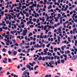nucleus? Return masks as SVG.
I'll return each mask as SVG.
<instances>
[{
  "label": "nucleus",
  "instance_id": "f257e3e1",
  "mask_svg": "<svg viewBox=\"0 0 77 77\" xmlns=\"http://www.w3.org/2000/svg\"><path fill=\"white\" fill-rule=\"evenodd\" d=\"M23 32L22 33L23 36H26V33L27 32V30L26 29L23 31Z\"/></svg>",
  "mask_w": 77,
  "mask_h": 77
},
{
  "label": "nucleus",
  "instance_id": "f03ea898",
  "mask_svg": "<svg viewBox=\"0 0 77 77\" xmlns=\"http://www.w3.org/2000/svg\"><path fill=\"white\" fill-rule=\"evenodd\" d=\"M49 64L50 66V65ZM49 64L47 65L48 66H50V67L51 68H53V67H54V66H52V64H51L50 62L49 63Z\"/></svg>",
  "mask_w": 77,
  "mask_h": 77
},
{
  "label": "nucleus",
  "instance_id": "7ed1b4c3",
  "mask_svg": "<svg viewBox=\"0 0 77 77\" xmlns=\"http://www.w3.org/2000/svg\"><path fill=\"white\" fill-rule=\"evenodd\" d=\"M12 52H13L14 55H16L17 54V52L14 51V50L13 49L12 50Z\"/></svg>",
  "mask_w": 77,
  "mask_h": 77
},
{
  "label": "nucleus",
  "instance_id": "20e7f679",
  "mask_svg": "<svg viewBox=\"0 0 77 77\" xmlns=\"http://www.w3.org/2000/svg\"><path fill=\"white\" fill-rule=\"evenodd\" d=\"M27 70H26L24 72V75H26V74H27V75H29V72H28L27 73Z\"/></svg>",
  "mask_w": 77,
  "mask_h": 77
},
{
  "label": "nucleus",
  "instance_id": "39448f33",
  "mask_svg": "<svg viewBox=\"0 0 77 77\" xmlns=\"http://www.w3.org/2000/svg\"><path fill=\"white\" fill-rule=\"evenodd\" d=\"M75 57L74 58V57ZM77 58V55H76L75 56V55H74V56L72 57V60H75V59H76Z\"/></svg>",
  "mask_w": 77,
  "mask_h": 77
},
{
  "label": "nucleus",
  "instance_id": "423d86ee",
  "mask_svg": "<svg viewBox=\"0 0 77 77\" xmlns=\"http://www.w3.org/2000/svg\"><path fill=\"white\" fill-rule=\"evenodd\" d=\"M50 63H52V64H53V65L55 64V63L54 62V61L53 60H51L50 61Z\"/></svg>",
  "mask_w": 77,
  "mask_h": 77
},
{
  "label": "nucleus",
  "instance_id": "0eeeda50",
  "mask_svg": "<svg viewBox=\"0 0 77 77\" xmlns=\"http://www.w3.org/2000/svg\"><path fill=\"white\" fill-rule=\"evenodd\" d=\"M49 25H45V26H44V30H46V29H47V27H48Z\"/></svg>",
  "mask_w": 77,
  "mask_h": 77
},
{
  "label": "nucleus",
  "instance_id": "6e6552de",
  "mask_svg": "<svg viewBox=\"0 0 77 77\" xmlns=\"http://www.w3.org/2000/svg\"><path fill=\"white\" fill-rule=\"evenodd\" d=\"M38 60L40 61L41 60H42V57L40 56L39 58H38Z\"/></svg>",
  "mask_w": 77,
  "mask_h": 77
},
{
  "label": "nucleus",
  "instance_id": "1a4fd4ad",
  "mask_svg": "<svg viewBox=\"0 0 77 77\" xmlns=\"http://www.w3.org/2000/svg\"><path fill=\"white\" fill-rule=\"evenodd\" d=\"M50 23L51 24H54V22H53V21H52V20H50Z\"/></svg>",
  "mask_w": 77,
  "mask_h": 77
},
{
  "label": "nucleus",
  "instance_id": "9d476101",
  "mask_svg": "<svg viewBox=\"0 0 77 77\" xmlns=\"http://www.w3.org/2000/svg\"><path fill=\"white\" fill-rule=\"evenodd\" d=\"M61 63H64V62H65V61L64 60H61Z\"/></svg>",
  "mask_w": 77,
  "mask_h": 77
},
{
  "label": "nucleus",
  "instance_id": "9b49d317",
  "mask_svg": "<svg viewBox=\"0 0 77 77\" xmlns=\"http://www.w3.org/2000/svg\"><path fill=\"white\" fill-rule=\"evenodd\" d=\"M57 62L58 64L60 63V59L58 60L57 61Z\"/></svg>",
  "mask_w": 77,
  "mask_h": 77
},
{
  "label": "nucleus",
  "instance_id": "f8f14e48",
  "mask_svg": "<svg viewBox=\"0 0 77 77\" xmlns=\"http://www.w3.org/2000/svg\"><path fill=\"white\" fill-rule=\"evenodd\" d=\"M57 37L58 38V41L59 42L60 41V37L59 36H58Z\"/></svg>",
  "mask_w": 77,
  "mask_h": 77
},
{
  "label": "nucleus",
  "instance_id": "ddd939ff",
  "mask_svg": "<svg viewBox=\"0 0 77 77\" xmlns=\"http://www.w3.org/2000/svg\"><path fill=\"white\" fill-rule=\"evenodd\" d=\"M31 35L32 36V32H30V33L28 35L29 36H31Z\"/></svg>",
  "mask_w": 77,
  "mask_h": 77
},
{
  "label": "nucleus",
  "instance_id": "4468645a",
  "mask_svg": "<svg viewBox=\"0 0 77 77\" xmlns=\"http://www.w3.org/2000/svg\"><path fill=\"white\" fill-rule=\"evenodd\" d=\"M27 68H29V69L31 68V66H30L27 65Z\"/></svg>",
  "mask_w": 77,
  "mask_h": 77
},
{
  "label": "nucleus",
  "instance_id": "2eb2a0df",
  "mask_svg": "<svg viewBox=\"0 0 77 77\" xmlns=\"http://www.w3.org/2000/svg\"><path fill=\"white\" fill-rule=\"evenodd\" d=\"M57 48H54V51H55V52L57 51Z\"/></svg>",
  "mask_w": 77,
  "mask_h": 77
},
{
  "label": "nucleus",
  "instance_id": "dca6fc26",
  "mask_svg": "<svg viewBox=\"0 0 77 77\" xmlns=\"http://www.w3.org/2000/svg\"><path fill=\"white\" fill-rule=\"evenodd\" d=\"M61 49L63 51H64V47H63V46H62L61 47Z\"/></svg>",
  "mask_w": 77,
  "mask_h": 77
},
{
  "label": "nucleus",
  "instance_id": "f3484780",
  "mask_svg": "<svg viewBox=\"0 0 77 77\" xmlns=\"http://www.w3.org/2000/svg\"><path fill=\"white\" fill-rule=\"evenodd\" d=\"M68 41L69 42H71V40H70V38L69 37H68Z\"/></svg>",
  "mask_w": 77,
  "mask_h": 77
},
{
  "label": "nucleus",
  "instance_id": "a211bd4d",
  "mask_svg": "<svg viewBox=\"0 0 77 77\" xmlns=\"http://www.w3.org/2000/svg\"><path fill=\"white\" fill-rule=\"evenodd\" d=\"M39 43H40V45H42L43 44V43L41 42V41H39Z\"/></svg>",
  "mask_w": 77,
  "mask_h": 77
},
{
  "label": "nucleus",
  "instance_id": "6ab92c4d",
  "mask_svg": "<svg viewBox=\"0 0 77 77\" xmlns=\"http://www.w3.org/2000/svg\"><path fill=\"white\" fill-rule=\"evenodd\" d=\"M49 28H48V30L49 29H51L52 28V27L51 26H48Z\"/></svg>",
  "mask_w": 77,
  "mask_h": 77
},
{
  "label": "nucleus",
  "instance_id": "aec40b11",
  "mask_svg": "<svg viewBox=\"0 0 77 77\" xmlns=\"http://www.w3.org/2000/svg\"><path fill=\"white\" fill-rule=\"evenodd\" d=\"M23 14H27V13H26V12H25V11H24V10H23Z\"/></svg>",
  "mask_w": 77,
  "mask_h": 77
},
{
  "label": "nucleus",
  "instance_id": "412c9836",
  "mask_svg": "<svg viewBox=\"0 0 77 77\" xmlns=\"http://www.w3.org/2000/svg\"><path fill=\"white\" fill-rule=\"evenodd\" d=\"M26 17H29V13H28L26 15Z\"/></svg>",
  "mask_w": 77,
  "mask_h": 77
},
{
  "label": "nucleus",
  "instance_id": "4be33fe9",
  "mask_svg": "<svg viewBox=\"0 0 77 77\" xmlns=\"http://www.w3.org/2000/svg\"><path fill=\"white\" fill-rule=\"evenodd\" d=\"M3 51H4V52H6V49L5 48H4L3 49Z\"/></svg>",
  "mask_w": 77,
  "mask_h": 77
},
{
  "label": "nucleus",
  "instance_id": "5701e85b",
  "mask_svg": "<svg viewBox=\"0 0 77 77\" xmlns=\"http://www.w3.org/2000/svg\"><path fill=\"white\" fill-rule=\"evenodd\" d=\"M8 53H9V54H11L12 53L11 52V51H8Z\"/></svg>",
  "mask_w": 77,
  "mask_h": 77
},
{
  "label": "nucleus",
  "instance_id": "b1692460",
  "mask_svg": "<svg viewBox=\"0 0 77 77\" xmlns=\"http://www.w3.org/2000/svg\"><path fill=\"white\" fill-rule=\"evenodd\" d=\"M16 59H18V58H14L12 59V60H15Z\"/></svg>",
  "mask_w": 77,
  "mask_h": 77
},
{
  "label": "nucleus",
  "instance_id": "393cba45",
  "mask_svg": "<svg viewBox=\"0 0 77 77\" xmlns=\"http://www.w3.org/2000/svg\"><path fill=\"white\" fill-rule=\"evenodd\" d=\"M63 56H64V57H66H66H67L66 56V55H65V54H63Z\"/></svg>",
  "mask_w": 77,
  "mask_h": 77
},
{
  "label": "nucleus",
  "instance_id": "a878e982",
  "mask_svg": "<svg viewBox=\"0 0 77 77\" xmlns=\"http://www.w3.org/2000/svg\"><path fill=\"white\" fill-rule=\"evenodd\" d=\"M32 6H34V7H36V5H35V4H34V3H33L32 4Z\"/></svg>",
  "mask_w": 77,
  "mask_h": 77
},
{
  "label": "nucleus",
  "instance_id": "bb28decb",
  "mask_svg": "<svg viewBox=\"0 0 77 77\" xmlns=\"http://www.w3.org/2000/svg\"><path fill=\"white\" fill-rule=\"evenodd\" d=\"M50 44L49 43L48 44V45H47V47H49V46H50Z\"/></svg>",
  "mask_w": 77,
  "mask_h": 77
},
{
  "label": "nucleus",
  "instance_id": "cd10ccee",
  "mask_svg": "<svg viewBox=\"0 0 77 77\" xmlns=\"http://www.w3.org/2000/svg\"><path fill=\"white\" fill-rule=\"evenodd\" d=\"M56 18V17H55L54 18V19L55 20V21H56V22H57L58 21V20Z\"/></svg>",
  "mask_w": 77,
  "mask_h": 77
},
{
  "label": "nucleus",
  "instance_id": "c85d7f7f",
  "mask_svg": "<svg viewBox=\"0 0 77 77\" xmlns=\"http://www.w3.org/2000/svg\"><path fill=\"white\" fill-rule=\"evenodd\" d=\"M48 20H49V17L48 16H47V18L46 19V21H48Z\"/></svg>",
  "mask_w": 77,
  "mask_h": 77
},
{
  "label": "nucleus",
  "instance_id": "c756f323",
  "mask_svg": "<svg viewBox=\"0 0 77 77\" xmlns=\"http://www.w3.org/2000/svg\"><path fill=\"white\" fill-rule=\"evenodd\" d=\"M57 53L58 55L59 56H60V54L59 52H57Z\"/></svg>",
  "mask_w": 77,
  "mask_h": 77
},
{
  "label": "nucleus",
  "instance_id": "7c9ffc66",
  "mask_svg": "<svg viewBox=\"0 0 77 77\" xmlns=\"http://www.w3.org/2000/svg\"><path fill=\"white\" fill-rule=\"evenodd\" d=\"M39 22V19H38L36 21V23H38V22Z\"/></svg>",
  "mask_w": 77,
  "mask_h": 77
},
{
  "label": "nucleus",
  "instance_id": "2f4dec72",
  "mask_svg": "<svg viewBox=\"0 0 77 77\" xmlns=\"http://www.w3.org/2000/svg\"><path fill=\"white\" fill-rule=\"evenodd\" d=\"M3 31V29L2 28H0V31L2 32Z\"/></svg>",
  "mask_w": 77,
  "mask_h": 77
},
{
  "label": "nucleus",
  "instance_id": "473e14b6",
  "mask_svg": "<svg viewBox=\"0 0 77 77\" xmlns=\"http://www.w3.org/2000/svg\"><path fill=\"white\" fill-rule=\"evenodd\" d=\"M46 60H48V56H46L45 57Z\"/></svg>",
  "mask_w": 77,
  "mask_h": 77
},
{
  "label": "nucleus",
  "instance_id": "72a5a7b5",
  "mask_svg": "<svg viewBox=\"0 0 77 77\" xmlns=\"http://www.w3.org/2000/svg\"><path fill=\"white\" fill-rule=\"evenodd\" d=\"M57 57V56L55 55L54 57V59L55 60V59H56V58Z\"/></svg>",
  "mask_w": 77,
  "mask_h": 77
},
{
  "label": "nucleus",
  "instance_id": "f704fd0d",
  "mask_svg": "<svg viewBox=\"0 0 77 77\" xmlns=\"http://www.w3.org/2000/svg\"><path fill=\"white\" fill-rule=\"evenodd\" d=\"M33 2H30V3H29V5H30V4H31V5H33Z\"/></svg>",
  "mask_w": 77,
  "mask_h": 77
},
{
  "label": "nucleus",
  "instance_id": "c9c22d12",
  "mask_svg": "<svg viewBox=\"0 0 77 77\" xmlns=\"http://www.w3.org/2000/svg\"><path fill=\"white\" fill-rule=\"evenodd\" d=\"M60 16H61V15H60V14H58V16L59 17H60Z\"/></svg>",
  "mask_w": 77,
  "mask_h": 77
},
{
  "label": "nucleus",
  "instance_id": "e433bc0d",
  "mask_svg": "<svg viewBox=\"0 0 77 77\" xmlns=\"http://www.w3.org/2000/svg\"><path fill=\"white\" fill-rule=\"evenodd\" d=\"M9 21L7 20L6 22V24H9Z\"/></svg>",
  "mask_w": 77,
  "mask_h": 77
},
{
  "label": "nucleus",
  "instance_id": "4c0bfd02",
  "mask_svg": "<svg viewBox=\"0 0 77 77\" xmlns=\"http://www.w3.org/2000/svg\"><path fill=\"white\" fill-rule=\"evenodd\" d=\"M67 53H68V54H69V53H70V51H69V50H68L67 51Z\"/></svg>",
  "mask_w": 77,
  "mask_h": 77
},
{
  "label": "nucleus",
  "instance_id": "58836bf2",
  "mask_svg": "<svg viewBox=\"0 0 77 77\" xmlns=\"http://www.w3.org/2000/svg\"><path fill=\"white\" fill-rule=\"evenodd\" d=\"M77 30V28H75L73 30V31H75V30Z\"/></svg>",
  "mask_w": 77,
  "mask_h": 77
},
{
  "label": "nucleus",
  "instance_id": "ea45409f",
  "mask_svg": "<svg viewBox=\"0 0 77 77\" xmlns=\"http://www.w3.org/2000/svg\"><path fill=\"white\" fill-rule=\"evenodd\" d=\"M8 62H11V59L9 58L8 59Z\"/></svg>",
  "mask_w": 77,
  "mask_h": 77
},
{
  "label": "nucleus",
  "instance_id": "a19ab883",
  "mask_svg": "<svg viewBox=\"0 0 77 77\" xmlns=\"http://www.w3.org/2000/svg\"><path fill=\"white\" fill-rule=\"evenodd\" d=\"M29 46H26L25 47V48H26L27 49V48H29Z\"/></svg>",
  "mask_w": 77,
  "mask_h": 77
},
{
  "label": "nucleus",
  "instance_id": "79ce46f5",
  "mask_svg": "<svg viewBox=\"0 0 77 77\" xmlns=\"http://www.w3.org/2000/svg\"><path fill=\"white\" fill-rule=\"evenodd\" d=\"M22 28H24V25H23L21 26Z\"/></svg>",
  "mask_w": 77,
  "mask_h": 77
},
{
  "label": "nucleus",
  "instance_id": "37998d69",
  "mask_svg": "<svg viewBox=\"0 0 77 77\" xmlns=\"http://www.w3.org/2000/svg\"><path fill=\"white\" fill-rule=\"evenodd\" d=\"M32 64L33 65H35V64H36V63L34 61L32 62Z\"/></svg>",
  "mask_w": 77,
  "mask_h": 77
},
{
  "label": "nucleus",
  "instance_id": "c03bdc74",
  "mask_svg": "<svg viewBox=\"0 0 77 77\" xmlns=\"http://www.w3.org/2000/svg\"><path fill=\"white\" fill-rule=\"evenodd\" d=\"M26 70V68H25L22 69V71H24V70Z\"/></svg>",
  "mask_w": 77,
  "mask_h": 77
},
{
  "label": "nucleus",
  "instance_id": "a18cd8bd",
  "mask_svg": "<svg viewBox=\"0 0 77 77\" xmlns=\"http://www.w3.org/2000/svg\"><path fill=\"white\" fill-rule=\"evenodd\" d=\"M18 52H21V50L20 49H19L18 50Z\"/></svg>",
  "mask_w": 77,
  "mask_h": 77
},
{
  "label": "nucleus",
  "instance_id": "49530a36",
  "mask_svg": "<svg viewBox=\"0 0 77 77\" xmlns=\"http://www.w3.org/2000/svg\"><path fill=\"white\" fill-rule=\"evenodd\" d=\"M20 45L21 47H22V46L23 45V43H21L20 44Z\"/></svg>",
  "mask_w": 77,
  "mask_h": 77
},
{
  "label": "nucleus",
  "instance_id": "de8ad7c7",
  "mask_svg": "<svg viewBox=\"0 0 77 77\" xmlns=\"http://www.w3.org/2000/svg\"><path fill=\"white\" fill-rule=\"evenodd\" d=\"M2 36H5V33H4L2 35Z\"/></svg>",
  "mask_w": 77,
  "mask_h": 77
},
{
  "label": "nucleus",
  "instance_id": "09e8293b",
  "mask_svg": "<svg viewBox=\"0 0 77 77\" xmlns=\"http://www.w3.org/2000/svg\"><path fill=\"white\" fill-rule=\"evenodd\" d=\"M1 44H3V45H5V43H3V42H1Z\"/></svg>",
  "mask_w": 77,
  "mask_h": 77
},
{
  "label": "nucleus",
  "instance_id": "8fccbe9b",
  "mask_svg": "<svg viewBox=\"0 0 77 77\" xmlns=\"http://www.w3.org/2000/svg\"><path fill=\"white\" fill-rule=\"evenodd\" d=\"M14 77H18V75H14Z\"/></svg>",
  "mask_w": 77,
  "mask_h": 77
},
{
  "label": "nucleus",
  "instance_id": "3c124183",
  "mask_svg": "<svg viewBox=\"0 0 77 77\" xmlns=\"http://www.w3.org/2000/svg\"><path fill=\"white\" fill-rule=\"evenodd\" d=\"M17 33H18V35H20V32L19 31H18Z\"/></svg>",
  "mask_w": 77,
  "mask_h": 77
},
{
  "label": "nucleus",
  "instance_id": "603ef678",
  "mask_svg": "<svg viewBox=\"0 0 77 77\" xmlns=\"http://www.w3.org/2000/svg\"><path fill=\"white\" fill-rule=\"evenodd\" d=\"M8 35H5V38H8Z\"/></svg>",
  "mask_w": 77,
  "mask_h": 77
},
{
  "label": "nucleus",
  "instance_id": "864d4df0",
  "mask_svg": "<svg viewBox=\"0 0 77 77\" xmlns=\"http://www.w3.org/2000/svg\"><path fill=\"white\" fill-rule=\"evenodd\" d=\"M33 21H35V22H36V20L35 18H34V19H33Z\"/></svg>",
  "mask_w": 77,
  "mask_h": 77
},
{
  "label": "nucleus",
  "instance_id": "5fc2aeb1",
  "mask_svg": "<svg viewBox=\"0 0 77 77\" xmlns=\"http://www.w3.org/2000/svg\"><path fill=\"white\" fill-rule=\"evenodd\" d=\"M15 45H16V46H18V43H15Z\"/></svg>",
  "mask_w": 77,
  "mask_h": 77
},
{
  "label": "nucleus",
  "instance_id": "6e6d98bb",
  "mask_svg": "<svg viewBox=\"0 0 77 77\" xmlns=\"http://www.w3.org/2000/svg\"><path fill=\"white\" fill-rule=\"evenodd\" d=\"M1 14L2 15H3L4 14V11H2L1 12Z\"/></svg>",
  "mask_w": 77,
  "mask_h": 77
},
{
  "label": "nucleus",
  "instance_id": "4d7b16f0",
  "mask_svg": "<svg viewBox=\"0 0 77 77\" xmlns=\"http://www.w3.org/2000/svg\"><path fill=\"white\" fill-rule=\"evenodd\" d=\"M45 59L44 57H42V60L44 61V60H45Z\"/></svg>",
  "mask_w": 77,
  "mask_h": 77
},
{
  "label": "nucleus",
  "instance_id": "13d9d810",
  "mask_svg": "<svg viewBox=\"0 0 77 77\" xmlns=\"http://www.w3.org/2000/svg\"><path fill=\"white\" fill-rule=\"evenodd\" d=\"M5 12H8V10L7 9H5Z\"/></svg>",
  "mask_w": 77,
  "mask_h": 77
},
{
  "label": "nucleus",
  "instance_id": "bf43d9fd",
  "mask_svg": "<svg viewBox=\"0 0 77 77\" xmlns=\"http://www.w3.org/2000/svg\"><path fill=\"white\" fill-rule=\"evenodd\" d=\"M46 54H47V51L45 52L44 53V55H46Z\"/></svg>",
  "mask_w": 77,
  "mask_h": 77
},
{
  "label": "nucleus",
  "instance_id": "052dcab7",
  "mask_svg": "<svg viewBox=\"0 0 77 77\" xmlns=\"http://www.w3.org/2000/svg\"><path fill=\"white\" fill-rule=\"evenodd\" d=\"M57 30H59V31H61V29H60V28H59V29Z\"/></svg>",
  "mask_w": 77,
  "mask_h": 77
},
{
  "label": "nucleus",
  "instance_id": "680f3d73",
  "mask_svg": "<svg viewBox=\"0 0 77 77\" xmlns=\"http://www.w3.org/2000/svg\"><path fill=\"white\" fill-rule=\"evenodd\" d=\"M48 34L49 35H51V32H49L48 33Z\"/></svg>",
  "mask_w": 77,
  "mask_h": 77
},
{
  "label": "nucleus",
  "instance_id": "e2e57ef3",
  "mask_svg": "<svg viewBox=\"0 0 77 77\" xmlns=\"http://www.w3.org/2000/svg\"><path fill=\"white\" fill-rule=\"evenodd\" d=\"M4 60L5 61H7V58H5V59H4Z\"/></svg>",
  "mask_w": 77,
  "mask_h": 77
},
{
  "label": "nucleus",
  "instance_id": "0e129e2a",
  "mask_svg": "<svg viewBox=\"0 0 77 77\" xmlns=\"http://www.w3.org/2000/svg\"><path fill=\"white\" fill-rule=\"evenodd\" d=\"M70 34H72V30L70 31Z\"/></svg>",
  "mask_w": 77,
  "mask_h": 77
},
{
  "label": "nucleus",
  "instance_id": "69168bd1",
  "mask_svg": "<svg viewBox=\"0 0 77 77\" xmlns=\"http://www.w3.org/2000/svg\"><path fill=\"white\" fill-rule=\"evenodd\" d=\"M69 6H71V4L70 3H69Z\"/></svg>",
  "mask_w": 77,
  "mask_h": 77
},
{
  "label": "nucleus",
  "instance_id": "338daca9",
  "mask_svg": "<svg viewBox=\"0 0 77 77\" xmlns=\"http://www.w3.org/2000/svg\"><path fill=\"white\" fill-rule=\"evenodd\" d=\"M29 27H30V28H32V27H33V25L30 26Z\"/></svg>",
  "mask_w": 77,
  "mask_h": 77
},
{
  "label": "nucleus",
  "instance_id": "774afa93",
  "mask_svg": "<svg viewBox=\"0 0 77 77\" xmlns=\"http://www.w3.org/2000/svg\"><path fill=\"white\" fill-rule=\"evenodd\" d=\"M45 77H48V75H46L45 76Z\"/></svg>",
  "mask_w": 77,
  "mask_h": 77
}]
</instances>
